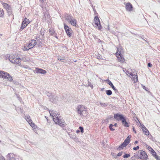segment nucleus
Returning <instances> with one entry per match:
<instances>
[{"label":"nucleus","mask_w":160,"mask_h":160,"mask_svg":"<svg viewBox=\"0 0 160 160\" xmlns=\"http://www.w3.org/2000/svg\"><path fill=\"white\" fill-rule=\"evenodd\" d=\"M59 115L60 114H58L56 111V113H55V114H54L52 116L53 120L55 124L59 125L62 127H64L65 126V123L64 120L61 119V118H60L61 116Z\"/></svg>","instance_id":"nucleus-1"},{"label":"nucleus","mask_w":160,"mask_h":160,"mask_svg":"<svg viewBox=\"0 0 160 160\" xmlns=\"http://www.w3.org/2000/svg\"><path fill=\"white\" fill-rule=\"evenodd\" d=\"M92 8L94 14L96 15V16L94 17V21L95 22L94 23L96 26H94V24L93 25V26L94 27L97 28L98 29L100 30L102 28V27L101 25L98 16V14L97 12L94 7L93 8Z\"/></svg>","instance_id":"nucleus-2"},{"label":"nucleus","mask_w":160,"mask_h":160,"mask_svg":"<svg viewBox=\"0 0 160 160\" xmlns=\"http://www.w3.org/2000/svg\"><path fill=\"white\" fill-rule=\"evenodd\" d=\"M21 59V58H16L15 55H11L9 57V60L11 62L13 63L18 64V65L20 64L19 61Z\"/></svg>","instance_id":"nucleus-3"},{"label":"nucleus","mask_w":160,"mask_h":160,"mask_svg":"<svg viewBox=\"0 0 160 160\" xmlns=\"http://www.w3.org/2000/svg\"><path fill=\"white\" fill-rule=\"evenodd\" d=\"M64 28L67 36L69 38H71L72 37V29L69 28L65 23H64Z\"/></svg>","instance_id":"nucleus-4"},{"label":"nucleus","mask_w":160,"mask_h":160,"mask_svg":"<svg viewBox=\"0 0 160 160\" xmlns=\"http://www.w3.org/2000/svg\"><path fill=\"white\" fill-rule=\"evenodd\" d=\"M87 108V107L85 106L80 105L77 107V113L80 115H82V112Z\"/></svg>","instance_id":"nucleus-5"},{"label":"nucleus","mask_w":160,"mask_h":160,"mask_svg":"<svg viewBox=\"0 0 160 160\" xmlns=\"http://www.w3.org/2000/svg\"><path fill=\"white\" fill-rule=\"evenodd\" d=\"M139 159L142 160H146L148 159V156L147 153L145 151L140 150Z\"/></svg>","instance_id":"nucleus-6"},{"label":"nucleus","mask_w":160,"mask_h":160,"mask_svg":"<svg viewBox=\"0 0 160 160\" xmlns=\"http://www.w3.org/2000/svg\"><path fill=\"white\" fill-rule=\"evenodd\" d=\"M125 117V116L123 114L119 113H117L114 114V118L118 121H121Z\"/></svg>","instance_id":"nucleus-7"},{"label":"nucleus","mask_w":160,"mask_h":160,"mask_svg":"<svg viewBox=\"0 0 160 160\" xmlns=\"http://www.w3.org/2000/svg\"><path fill=\"white\" fill-rule=\"evenodd\" d=\"M121 122L122 123V124L124 127H129L130 122H129V120L126 117H125L121 121Z\"/></svg>","instance_id":"nucleus-8"},{"label":"nucleus","mask_w":160,"mask_h":160,"mask_svg":"<svg viewBox=\"0 0 160 160\" xmlns=\"http://www.w3.org/2000/svg\"><path fill=\"white\" fill-rule=\"evenodd\" d=\"M34 72L37 73H40L43 74H45L47 72L46 71L44 70L42 68H36Z\"/></svg>","instance_id":"nucleus-9"},{"label":"nucleus","mask_w":160,"mask_h":160,"mask_svg":"<svg viewBox=\"0 0 160 160\" xmlns=\"http://www.w3.org/2000/svg\"><path fill=\"white\" fill-rule=\"evenodd\" d=\"M9 74L7 72L3 71L0 70V78H3L7 79V76H9Z\"/></svg>","instance_id":"nucleus-10"},{"label":"nucleus","mask_w":160,"mask_h":160,"mask_svg":"<svg viewBox=\"0 0 160 160\" xmlns=\"http://www.w3.org/2000/svg\"><path fill=\"white\" fill-rule=\"evenodd\" d=\"M37 44V42L35 39H31L29 42V43L28 45L27 46V47H32L30 48H33Z\"/></svg>","instance_id":"nucleus-11"},{"label":"nucleus","mask_w":160,"mask_h":160,"mask_svg":"<svg viewBox=\"0 0 160 160\" xmlns=\"http://www.w3.org/2000/svg\"><path fill=\"white\" fill-rule=\"evenodd\" d=\"M107 82V83L109 85L111 86L113 89L115 91L116 93H118V92L117 88L114 86L113 83L112 82L108 79L105 80Z\"/></svg>","instance_id":"nucleus-12"},{"label":"nucleus","mask_w":160,"mask_h":160,"mask_svg":"<svg viewBox=\"0 0 160 160\" xmlns=\"http://www.w3.org/2000/svg\"><path fill=\"white\" fill-rule=\"evenodd\" d=\"M125 8L126 10L129 12L132 11V10L133 8L132 5L129 2H128L126 4Z\"/></svg>","instance_id":"nucleus-13"},{"label":"nucleus","mask_w":160,"mask_h":160,"mask_svg":"<svg viewBox=\"0 0 160 160\" xmlns=\"http://www.w3.org/2000/svg\"><path fill=\"white\" fill-rule=\"evenodd\" d=\"M50 101L52 102L55 103L58 100V97L57 96H56L53 95L50 96V98H49Z\"/></svg>","instance_id":"nucleus-14"},{"label":"nucleus","mask_w":160,"mask_h":160,"mask_svg":"<svg viewBox=\"0 0 160 160\" xmlns=\"http://www.w3.org/2000/svg\"><path fill=\"white\" fill-rule=\"evenodd\" d=\"M35 39L38 41V47H42V40L41 41V39L40 38V36H36Z\"/></svg>","instance_id":"nucleus-15"},{"label":"nucleus","mask_w":160,"mask_h":160,"mask_svg":"<svg viewBox=\"0 0 160 160\" xmlns=\"http://www.w3.org/2000/svg\"><path fill=\"white\" fill-rule=\"evenodd\" d=\"M131 138V135L128 136L125 140L123 143L126 146H127L130 142V139Z\"/></svg>","instance_id":"nucleus-16"},{"label":"nucleus","mask_w":160,"mask_h":160,"mask_svg":"<svg viewBox=\"0 0 160 160\" xmlns=\"http://www.w3.org/2000/svg\"><path fill=\"white\" fill-rule=\"evenodd\" d=\"M117 50L115 53V55L116 56H119V55H121L122 52H123V49L122 48L120 47L118 48H117Z\"/></svg>","instance_id":"nucleus-17"},{"label":"nucleus","mask_w":160,"mask_h":160,"mask_svg":"<svg viewBox=\"0 0 160 160\" xmlns=\"http://www.w3.org/2000/svg\"><path fill=\"white\" fill-rule=\"evenodd\" d=\"M118 59V61L121 63H123L124 62L125 59L123 57L122 55V54L121 55H119L118 56H116Z\"/></svg>","instance_id":"nucleus-18"},{"label":"nucleus","mask_w":160,"mask_h":160,"mask_svg":"<svg viewBox=\"0 0 160 160\" xmlns=\"http://www.w3.org/2000/svg\"><path fill=\"white\" fill-rule=\"evenodd\" d=\"M7 156L9 157V160H16L15 158V155L12 153H8Z\"/></svg>","instance_id":"nucleus-19"},{"label":"nucleus","mask_w":160,"mask_h":160,"mask_svg":"<svg viewBox=\"0 0 160 160\" xmlns=\"http://www.w3.org/2000/svg\"><path fill=\"white\" fill-rule=\"evenodd\" d=\"M69 22L71 24V25L76 27V25H77V21L76 19L73 18Z\"/></svg>","instance_id":"nucleus-20"},{"label":"nucleus","mask_w":160,"mask_h":160,"mask_svg":"<svg viewBox=\"0 0 160 160\" xmlns=\"http://www.w3.org/2000/svg\"><path fill=\"white\" fill-rule=\"evenodd\" d=\"M73 17L71 14H67L65 16V20L68 21V22L72 19Z\"/></svg>","instance_id":"nucleus-21"},{"label":"nucleus","mask_w":160,"mask_h":160,"mask_svg":"<svg viewBox=\"0 0 160 160\" xmlns=\"http://www.w3.org/2000/svg\"><path fill=\"white\" fill-rule=\"evenodd\" d=\"M28 25V23H26L25 22H22L21 24V27L20 29V30H23L24 28L26 27Z\"/></svg>","instance_id":"nucleus-22"},{"label":"nucleus","mask_w":160,"mask_h":160,"mask_svg":"<svg viewBox=\"0 0 160 160\" xmlns=\"http://www.w3.org/2000/svg\"><path fill=\"white\" fill-rule=\"evenodd\" d=\"M118 126V124L117 123H115L114 125L111 124L109 125V128L110 130L112 131H113L115 130V129L112 128V127L115 126V127H117Z\"/></svg>","instance_id":"nucleus-23"},{"label":"nucleus","mask_w":160,"mask_h":160,"mask_svg":"<svg viewBox=\"0 0 160 160\" xmlns=\"http://www.w3.org/2000/svg\"><path fill=\"white\" fill-rule=\"evenodd\" d=\"M2 4L3 7L5 8L6 10H8V9H9L11 8V6L7 3L3 2Z\"/></svg>","instance_id":"nucleus-24"},{"label":"nucleus","mask_w":160,"mask_h":160,"mask_svg":"<svg viewBox=\"0 0 160 160\" xmlns=\"http://www.w3.org/2000/svg\"><path fill=\"white\" fill-rule=\"evenodd\" d=\"M29 124L33 128H36L37 126L32 122V120L31 119H30Z\"/></svg>","instance_id":"nucleus-25"},{"label":"nucleus","mask_w":160,"mask_h":160,"mask_svg":"<svg viewBox=\"0 0 160 160\" xmlns=\"http://www.w3.org/2000/svg\"><path fill=\"white\" fill-rule=\"evenodd\" d=\"M126 146L122 143L119 146L118 148V149L119 151L123 149V148Z\"/></svg>","instance_id":"nucleus-26"},{"label":"nucleus","mask_w":160,"mask_h":160,"mask_svg":"<svg viewBox=\"0 0 160 160\" xmlns=\"http://www.w3.org/2000/svg\"><path fill=\"white\" fill-rule=\"evenodd\" d=\"M49 32L51 35L53 36L55 33L56 32H55L54 30H53L52 28H50L49 29Z\"/></svg>","instance_id":"nucleus-27"},{"label":"nucleus","mask_w":160,"mask_h":160,"mask_svg":"<svg viewBox=\"0 0 160 160\" xmlns=\"http://www.w3.org/2000/svg\"><path fill=\"white\" fill-rule=\"evenodd\" d=\"M0 17L1 18L4 17V12L2 9L0 8Z\"/></svg>","instance_id":"nucleus-28"},{"label":"nucleus","mask_w":160,"mask_h":160,"mask_svg":"<svg viewBox=\"0 0 160 160\" xmlns=\"http://www.w3.org/2000/svg\"><path fill=\"white\" fill-rule=\"evenodd\" d=\"M68 134L70 137L73 139L76 140L78 139V138L76 137V136L75 135H72L69 133H68Z\"/></svg>","instance_id":"nucleus-29"},{"label":"nucleus","mask_w":160,"mask_h":160,"mask_svg":"<svg viewBox=\"0 0 160 160\" xmlns=\"http://www.w3.org/2000/svg\"><path fill=\"white\" fill-rule=\"evenodd\" d=\"M132 77L134 79V82H138V76L137 73H136V74H134L133 75V77Z\"/></svg>","instance_id":"nucleus-30"},{"label":"nucleus","mask_w":160,"mask_h":160,"mask_svg":"<svg viewBox=\"0 0 160 160\" xmlns=\"http://www.w3.org/2000/svg\"><path fill=\"white\" fill-rule=\"evenodd\" d=\"M143 131L144 132L145 134L147 136L150 134L148 130L146 128H144V129L143 128Z\"/></svg>","instance_id":"nucleus-31"},{"label":"nucleus","mask_w":160,"mask_h":160,"mask_svg":"<svg viewBox=\"0 0 160 160\" xmlns=\"http://www.w3.org/2000/svg\"><path fill=\"white\" fill-rule=\"evenodd\" d=\"M7 12L8 14V15L9 16L12 14V10L11 8L9 9H8V10H7Z\"/></svg>","instance_id":"nucleus-32"},{"label":"nucleus","mask_w":160,"mask_h":160,"mask_svg":"<svg viewBox=\"0 0 160 160\" xmlns=\"http://www.w3.org/2000/svg\"><path fill=\"white\" fill-rule=\"evenodd\" d=\"M106 93L107 95L110 96L112 94V92L111 90H109L106 91Z\"/></svg>","instance_id":"nucleus-33"},{"label":"nucleus","mask_w":160,"mask_h":160,"mask_svg":"<svg viewBox=\"0 0 160 160\" xmlns=\"http://www.w3.org/2000/svg\"><path fill=\"white\" fill-rule=\"evenodd\" d=\"M140 150H139L134 153V156L138 157V158H139V156L140 154Z\"/></svg>","instance_id":"nucleus-34"},{"label":"nucleus","mask_w":160,"mask_h":160,"mask_svg":"<svg viewBox=\"0 0 160 160\" xmlns=\"http://www.w3.org/2000/svg\"><path fill=\"white\" fill-rule=\"evenodd\" d=\"M55 113H56V111L52 110L49 111V113L50 114V116L52 117L53 116L54 114H55Z\"/></svg>","instance_id":"nucleus-35"},{"label":"nucleus","mask_w":160,"mask_h":160,"mask_svg":"<svg viewBox=\"0 0 160 160\" xmlns=\"http://www.w3.org/2000/svg\"><path fill=\"white\" fill-rule=\"evenodd\" d=\"M7 78L10 82L12 81L13 80L12 77L11 76L10 74L9 76H7Z\"/></svg>","instance_id":"nucleus-36"},{"label":"nucleus","mask_w":160,"mask_h":160,"mask_svg":"<svg viewBox=\"0 0 160 160\" xmlns=\"http://www.w3.org/2000/svg\"><path fill=\"white\" fill-rule=\"evenodd\" d=\"M130 156V153H125L123 156V157L124 158H127Z\"/></svg>","instance_id":"nucleus-37"},{"label":"nucleus","mask_w":160,"mask_h":160,"mask_svg":"<svg viewBox=\"0 0 160 160\" xmlns=\"http://www.w3.org/2000/svg\"><path fill=\"white\" fill-rule=\"evenodd\" d=\"M141 86L145 90L148 91V92H149V91L148 89V88H147L143 84H141Z\"/></svg>","instance_id":"nucleus-38"},{"label":"nucleus","mask_w":160,"mask_h":160,"mask_svg":"<svg viewBox=\"0 0 160 160\" xmlns=\"http://www.w3.org/2000/svg\"><path fill=\"white\" fill-rule=\"evenodd\" d=\"M58 60L61 61L62 62H64L63 61L64 60H65V57H61V58H58Z\"/></svg>","instance_id":"nucleus-39"},{"label":"nucleus","mask_w":160,"mask_h":160,"mask_svg":"<svg viewBox=\"0 0 160 160\" xmlns=\"http://www.w3.org/2000/svg\"><path fill=\"white\" fill-rule=\"evenodd\" d=\"M123 152L122 151L119 152L117 154V155L116 156V157H115V158H117L118 156H121L122 155Z\"/></svg>","instance_id":"nucleus-40"},{"label":"nucleus","mask_w":160,"mask_h":160,"mask_svg":"<svg viewBox=\"0 0 160 160\" xmlns=\"http://www.w3.org/2000/svg\"><path fill=\"white\" fill-rule=\"evenodd\" d=\"M79 129L80 132L82 133H83L84 132V128H83L81 126H80L79 127Z\"/></svg>","instance_id":"nucleus-41"},{"label":"nucleus","mask_w":160,"mask_h":160,"mask_svg":"<svg viewBox=\"0 0 160 160\" xmlns=\"http://www.w3.org/2000/svg\"><path fill=\"white\" fill-rule=\"evenodd\" d=\"M100 105L102 106L103 107H106L107 106L108 103H103L102 102H100Z\"/></svg>","instance_id":"nucleus-42"},{"label":"nucleus","mask_w":160,"mask_h":160,"mask_svg":"<svg viewBox=\"0 0 160 160\" xmlns=\"http://www.w3.org/2000/svg\"><path fill=\"white\" fill-rule=\"evenodd\" d=\"M22 61L25 62H27L28 60L27 59L26 57H22V58H21V59Z\"/></svg>","instance_id":"nucleus-43"},{"label":"nucleus","mask_w":160,"mask_h":160,"mask_svg":"<svg viewBox=\"0 0 160 160\" xmlns=\"http://www.w3.org/2000/svg\"><path fill=\"white\" fill-rule=\"evenodd\" d=\"M19 66L22 67V68H25L28 69H30V68H29V67L27 65H23L22 66V65L20 64Z\"/></svg>","instance_id":"nucleus-44"},{"label":"nucleus","mask_w":160,"mask_h":160,"mask_svg":"<svg viewBox=\"0 0 160 160\" xmlns=\"http://www.w3.org/2000/svg\"><path fill=\"white\" fill-rule=\"evenodd\" d=\"M31 48H27L26 46H24V48L23 49V50L24 51H28L29 50L31 49Z\"/></svg>","instance_id":"nucleus-45"},{"label":"nucleus","mask_w":160,"mask_h":160,"mask_svg":"<svg viewBox=\"0 0 160 160\" xmlns=\"http://www.w3.org/2000/svg\"><path fill=\"white\" fill-rule=\"evenodd\" d=\"M88 86L90 87L92 89L93 88V85L92 84L91 82L89 81L88 80Z\"/></svg>","instance_id":"nucleus-46"},{"label":"nucleus","mask_w":160,"mask_h":160,"mask_svg":"<svg viewBox=\"0 0 160 160\" xmlns=\"http://www.w3.org/2000/svg\"><path fill=\"white\" fill-rule=\"evenodd\" d=\"M139 148V146H137L136 147H134L133 148V150L135 151H137L138 149Z\"/></svg>","instance_id":"nucleus-47"},{"label":"nucleus","mask_w":160,"mask_h":160,"mask_svg":"<svg viewBox=\"0 0 160 160\" xmlns=\"http://www.w3.org/2000/svg\"><path fill=\"white\" fill-rule=\"evenodd\" d=\"M136 119H137V120H138V121H136V122L137 123V125H139V124H141V123H140V122L139 121L138 118L137 117H136Z\"/></svg>","instance_id":"nucleus-48"},{"label":"nucleus","mask_w":160,"mask_h":160,"mask_svg":"<svg viewBox=\"0 0 160 160\" xmlns=\"http://www.w3.org/2000/svg\"><path fill=\"white\" fill-rule=\"evenodd\" d=\"M148 150H149V151H150V152H151L152 151L154 150L152 148H151V147H149V146L148 147Z\"/></svg>","instance_id":"nucleus-49"},{"label":"nucleus","mask_w":160,"mask_h":160,"mask_svg":"<svg viewBox=\"0 0 160 160\" xmlns=\"http://www.w3.org/2000/svg\"><path fill=\"white\" fill-rule=\"evenodd\" d=\"M110 119V118H107L104 120V122L106 123L107 124L109 122L108 120Z\"/></svg>","instance_id":"nucleus-50"},{"label":"nucleus","mask_w":160,"mask_h":160,"mask_svg":"<svg viewBox=\"0 0 160 160\" xmlns=\"http://www.w3.org/2000/svg\"><path fill=\"white\" fill-rule=\"evenodd\" d=\"M26 118H27L26 120L27 119L28 120V122L29 123V121L30 119H31L30 118V116L29 115H27V116H26Z\"/></svg>","instance_id":"nucleus-51"},{"label":"nucleus","mask_w":160,"mask_h":160,"mask_svg":"<svg viewBox=\"0 0 160 160\" xmlns=\"http://www.w3.org/2000/svg\"><path fill=\"white\" fill-rule=\"evenodd\" d=\"M97 58L98 59H102V57L100 54L97 56Z\"/></svg>","instance_id":"nucleus-52"},{"label":"nucleus","mask_w":160,"mask_h":160,"mask_svg":"<svg viewBox=\"0 0 160 160\" xmlns=\"http://www.w3.org/2000/svg\"><path fill=\"white\" fill-rule=\"evenodd\" d=\"M48 97V98H50V96L52 95L51 93H49V92H48L46 93Z\"/></svg>","instance_id":"nucleus-53"},{"label":"nucleus","mask_w":160,"mask_h":160,"mask_svg":"<svg viewBox=\"0 0 160 160\" xmlns=\"http://www.w3.org/2000/svg\"><path fill=\"white\" fill-rule=\"evenodd\" d=\"M154 158L157 160H160V157L157 155V156H156Z\"/></svg>","instance_id":"nucleus-54"},{"label":"nucleus","mask_w":160,"mask_h":160,"mask_svg":"<svg viewBox=\"0 0 160 160\" xmlns=\"http://www.w3.org/2000/svg\"><path fill=\"white\" fill-rule=\"evenodd\" d=\"M140 126L141 127V128L142 129V130H143V128L144 129V128H146L143 124H141Z\"/></svg>","instance_id":"nucleus-55"},{"label":"nucleus","mask_w":160,"mask_h":160,"mask_svg":"<svg viewBox=\"0 0 160 160\" xmlns=\"http://www.w3.org/2000/svg\"><path fill=\"white\" fill-rule=\"evenodd\" d=\"M17 98H18V99L21 102V100H22L21 98L20 97L19 95H17Z\"/></svg>","instance_id":"nucleus-56"},{"label":"nucleus","mask_w":160,"mask_h":160,"mask_svg":"<svg viewBox=\"0 0 160 160\" xmlns=\"http://www.w3.org/2000/svg\"><path fill=\"white\" fill-rule=\"evenodd\" d=\"M27 21H29V19H28L26 18H25L24 20H23L22 22H25L26 23H27Z\"/></svg>","instance_id":"nucleus-57"},{"label":"nucleus","mask_w":160,"mask_h":160,"mask_svg":"<svg viewBox=\"0 0 160 160\" xmlns=\"http://www.w3.org/2000/svg\"><path fill=\"white\" fill-rule=\"evenodd\" d=\"M152 64L150 62H149L148 63V67H150V68H151L152 67Z\"/></svg>","instance_id":"nucleus-58"},{"label":"nucleus","mask_w":160,"mask_h":160,"mask_svg":"<svg viewBox=\"0 0 160 160\" xmlns=\"http://www.w3.org/2000/svg\"><path fill=\"white\" fill-rule=\"evenodd\" d=\"M53 36L55 37L56 38L58 39V37L57 33H55Z\"/></svg>","instance_id":"nucleus-59"},{"label":"nucleus","mask_w":160,"mask_h":160,"mask_svg":"<svg viewBox=\"0 0 160 160\" xmlns=\"http://www.w3.org/2000/svg\"><path fill=\"white\" fill-rule=\"evenodd\" d=\"M156 153L155 152L154 150L153 151H152V152H150L151 154H152V156L154 154Z\"/></svg>","instance_id":"nucleus-60"},{"label":"nucleus","mask_w":160,"mask_h":160,"mask_svg":"<svg viewBox=\"0 0 160 160\" xmlns=\"http://www.w3.org/2000/svg\"><path fill=\"white\" fill-rule=\"evenodd\" d=\"M40 34L42 35V37L44 35V32H43L41 31L40 32Z\"/></svg>","instance_id":"nucleus-61"},{"label":"nucleus","mask_w":160,"mask_h":160,"mask_svg":"<svg viewBox=\"0 0 160 160\" xmlns=\"http://www.w3.org/2000/svg\"><path fill=\"white\" fill-rule=\"evenodd\" d=\"M132 130L133 131L135 132V133H136L137 132L135 130V128L134 127H133L132 128Z\"/></svg>","instance_id":"nucleus-62"},{"label":"nucleus","mask_w":160,"mask_h":160,"mask_svg":"<svg viewBox=\"0 0 160 160\" xmlns=\"http://www.w3.org/2000/svg\"><path fill=\"white\" fill-rule=\"evenodd\" d=\"M0 160H5V159L4 157L2 156Z\"/></svg>","instance_id":"nucleus-63"},{"label":"nucleus","mask_w":160,"mask_h":160,"mask_svg":"<svg viewBox=\"0 0 160 160\" xmlns=\"http://www.w3.org/2000/svg\"><path fill=\"white\" fill-rule=\"evenodd\" d=\"M93 37L94 38V39H98V38H97V36H96L95 35H93Z\"/></svg>","instance_id":"nucleus-64"}]
</instances>
